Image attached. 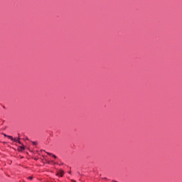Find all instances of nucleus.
<instances>
[{"label":"nucleus","instance_id":"nucleus-2","mask_svg":"<svg viewBox=\"0 0 182 182\" xmlns=\"http://www.w3.org/2000/svg\"><path fill=\"white\" fill-rule=\"evenodd\" d=\"M56 176H60V177H63V171L60 170L59 172L56 174Z\"/></svg>","mask_w":182,"mask_h":182},{"label":"nucleus","instance_id":"nucleus-8","mask_svg":"<svg viewBox=\"0 0 182 182\" xmlns=\"http://www.w3.org/2000/svg\"><path fill=\"white\" fill-rule=\"evenodd\" d=\"M46 153L48 154V156H52V154H50L49 152H46Z\"/></svg>","mask_w":182,"mask_h":182},{"label":"nucleus","instance_id":"nucleus-6","mask_svg":"<svg viewBox=\"0 0 182 182\" xmlns=\"http://www.w3.org/2000/svg\"><path fill=\"white\" fill-rule=\"evenodd\" d=\"M53 157L54 159H57V158H58L55 154H53Z\"/></svg>","mask_w":182,"mask_h":182},{"label":"nucleus","instance_id":"nucleus-4","mask_svg":"<svg viewBox=\"0 0 182 182\" xmlns=\"http://www.w3.org/2000/svg\"><path fill=\"white\" fill-rule=\"evenodd\" d=\"M32 143H33V146H36V144H37V143L35 141H33Z\"/></svg>","mask_w":182,"mask_h":182},{"label":"nucleus","instance_id":"nucleus-7","mask_svg":"<svg viewBox=\"0 0 182 182\" xmlns=\"http://www.w3.org/2000/svg\"><path fill=\"white\" fill-rule=\"evenodd\" d=\"M28 178H29V180H32L33 178V177L29 176Z\"/></svg>","mask_w":182,"mask_h":182},{"label":"nucleus","instance_id":"nucleus-1","mask_svg":"<svg viewBox=\"0 0 182 182\" xmlns=\"http://www.w3.org/2000/svg\"><path fill=\"white\" fill-rule=\"evenodd\" d=\"M9 139H10V140H12V141H15V143H18V144H21V138L19 137V134H18V137L16 138H14L12 136H7Z\"/></svg>","mask_w":182,"mask_h":182},{"label":"nucleus","instance_id":"nucleus-3","mask_svg":"<svg viewBox=\"0 0 182 182\" xmlns=\"http://www.w3.org/2000/svg\"><path fill=\"white\" fill-rule=\"evenodd\" d=\"M21 150H25V146H22L20 147Z\"/></svg>","mask_w":182,"mask_h":182},{"label":"nucleus","instance_id":"nucleus-5","mask_svg":"<svg viewBox=\"0 0 182 182\" xmlns=\"http://www.w3.org/2000/svg\"><path fill=\"white\" fill-rule=\"evenodd\" d=\"M4 137H8L9 135H7L6 134H4Z\"/></svg>","mask_w":182,"mask_h":182}]
</instances>
